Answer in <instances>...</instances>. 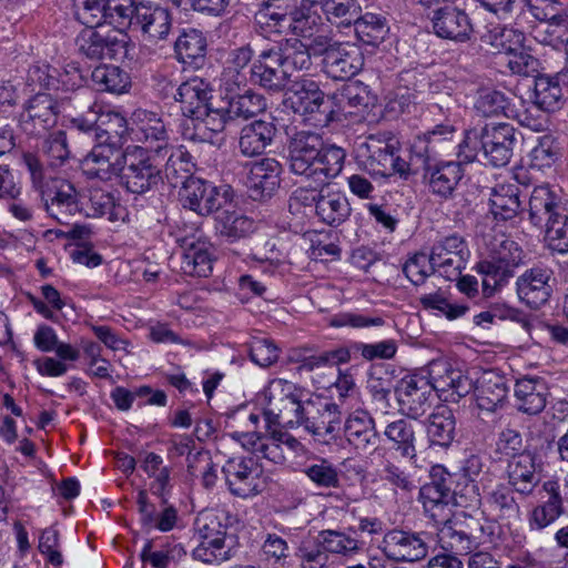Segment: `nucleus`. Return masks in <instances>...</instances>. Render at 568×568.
I'll return each instance as SVG.
<instances>
[{
	"instance_id": "23",
	"label": "nucleus",
	"mask_w": 568,
	"mask_h": 568,
	"mask_svg": "<svg viewBox=\"0 0 568 568\" xmlns=\"http://www.w3.org/2000/svg\"><path fill=\"white\" fill-rule=\"evenodd\" d=\"M548 395L547 383L542 377L525 375L516 381L514 389L516 407L524 414L541 413L547 405Z\"/></svg>"
},
{
	"instance_id": "10",
	"label": "nucleus",
	"mask_w": 568,
	"mask_h": 568,
	"mask_svg": "<svg viewBox=\"0 0 568 568\" xmlns=\"http://www.w3.org/2000/svg\"><path fill=\"white\" fill-rule=\"evenodd\" d=\"M430 540L428 532L394 528L384 535L381 549L395 562L418 561L427 556Z\"/></svg>"
},
{
	"instance_id": "7",
	"label": "nucleus",
	"mask_w": 568,
	"mask_h": 568,
	"mask_svg": "<svg viewBox=\"0 0 568 568\" xmlns=\"http://www.w3.org/2000/svg\"><path fill=\"white\" fill-rule=\"evenodd\" d=\"M118 180L126 191L144 194L160 183L161 171L152 163L143 148H128L124 150Z\"/></svg>"
},
{
	"instance_id": "36",
	"label": "nucleus",
	"mask_w": 568,
	"mask_h": 568,
	"mask_svg": "<svg viewBox=\"0 0 568 568\" xmlns=\"http://www.w3.org/2000/svg\"><path fill=\"white\" fill-rule=\"evenodd\" d=\"M490 212L495 219L510 220L520 211L519 186L516 183H499L490 191Z\"/></svg>"
},
{
	"instance_id": "26",
	"label": "nucleus",
	"mask_w": 568,
	"mask_h": 568,
	"mask_svg": "<svg viewBox=\"0 0 568 568\" xmlns=\"http://www.w3.org/2000/svg\"><path fill=\"white\" fill-rule=\"evenodd\" d=\"M282 166L273 158H264L251 164L247 185L254 199L270 196L280 185Z\"/></svg>"
},
{
	"instance_id": "15",
	"label": "nucleus",
	"mask_w": 568,
	"mask_h": 568,
	"mask_svg": "<svg viewBox=\"0 0 568 568\" xmlns=\"http://www.w3.org/2000/svg\"><path fill=\"white\" fill-rule=\"evenodd\" d=\"M554 286L552 271L548 267H531L516 280L518 298L532 310L540 308L549 301Z\"/></svg>"
},
{
	"instance_id": "34",
	"label": "nucleus",
	"mask_w": 568,
	"mask_h": 568,
	"mask_svg": "<svg viewBox=\"0 0 568 568\" xmlns=\"http://www.w3.org/2000/svg\"><path fill=\"white\" fill-rule=\"evenodd\" d=\"M345 158L346 153L344 149L323 142L321 154L317 156L314 164L311 180L318 186L327 185L329 180L341 174Z\"/></svg>"
},
{
	"instance_id": "22",
	"label": "nucleus",
	"mask_w": 568,
	"mask_h": 568,
	"mask_svg": "<svg viewBox=\"0 0 568 568\" xmlns=\"http://www.w3.org/2000/svg\"><path fill=\"white\" fill-rule=\"evenodd\" d=\"M58 104L48 93L34 95L21 114L23 130L30 134H40L57 123Z\"/></svg>"
},
{
	"instance_id": "1",
	"label": "nucleus",
	"mask_w": 568,
	"mask_h": 568,
	"mask_svg": "<svg viewBox=\"0 0 568 568\" xmlns=\"http://www.w3.org/2000/svg\"><path fill=\"white\" fill-rule=\"evenodd\" d=\"M473 388L471 381L446 362L433 363L430 376L410 375L402 378L395 394L400 410L408 417L417 419L432 406L434 392L450 393L453 399L466 396Z\"/></svg>"
},
{
	"instance_id": "45",
	"label": "nucleus",
	"mask_w": 568,
	"mask_h": 568,
	"mask_svg": "<svg viewBox=\"0 0 568 568\" xmlns=\"http://www.w3.org/2000/svg\"><path fill=\"white\" fill-rule=\"evenodd\" d=\"M315 7V0H302L301 4L295 7L290 18V31L293 34L311 38L317 32L322 17L314 10Z\"/></svg>"
},
{
	"instance_id": "44",
	"label": "nucleus",
	"mask_w": 568,
	"mask_h": 568,
	"mask_svg": "<svg viewBox=\"0 0 568 568\" xmlns=\"http://www.w3.org/2000/svg\"><path fill=\"white\" fill-rule=\"evenodd\" d=\"M91 81L98 91L115 94L125 92L130 87L129 74L115 65L97 67L92 71Z\"/></svg>"
},
{
	"instance_id": "47",
	"label": "nucleus",
	"mask_w": 568,
	"mask_h": 568,
	"mask_svg": "<svg viewBox=\"0 0 568 568\" xmlns=\"http://www.w3.org/2000/svg\"><path fill=\"white\" fill-rule=\"evenodd\" d=\"M142 2L134 0H108L105 2V21L122 31L126 28H135L138 10Z\"/></svg>"
},
{
	"instance_id": "4",
	"label": "nucleus",
	"mask_w": 568,
	"mask_h": 568,
	"mask_svg": "<svg viewBox=\"0 0 568 568\" xmlns=\"http://www.w3.org/2000/svg\"><path fill=\"white\" fill-rule=\"evenodd\" d=\"M303 395L296 384L283 378L272 379L257 395L266 425L288 429L298 428L306 404Z\"/></svg>"
},
{
	"instance_id": "25",
	"label": "nucleus",
	"mask_w": 568,
	"mask_h": 568,
	"mask_svg": "<svg viewBox=\"0 0 568 568\" xmlns=\"http://www.w3.org/2000/svg\"><path fill=\"white\" fill-rule=\"evenodd\" d=\"M508 386L504 376L496 372H484L475 388L476 403L480 410L495 413L508 398Z\"/></svg>"
},
{
	"instance_id": "43",
	"label": "nucleus",
	"mask_w": 568,
	"mask_h": 568,
	"mask_svg": "<svg viewBox=\"0 0 568 568\" xmlns=\"http://www.w3.org/2000/svg\"><path fill=\"white\" fill-rule=\"evenodd\" d=\"M325 19L333 26L348 28L362 11L358 0H315Z\"/></svg>"
},
{
	"instance_id": "38",
	"label": "nucleus",
	"mask_w": 568,
	"mask_h": 568,
	"mask_svg": "<svg viewBox=\"0 0 568 568\" xmlns=\"http://www.w3.org/2000/svg\"><path fill=\"white\" fill-rule=\"evenodd\" d=\"M253 224L248 217L236 213L234 209H223L222 202H219V207L215 209V230L221 236L230 242L236 241L251 233Z\"/></svg>"
},
{
	"instance_id": "21",
	"label": "nucleus",
	"mask_w": 568,
	"mask_h": 568,
	"mask_svg": "<svg viewBox=\"0 0 568 568\" xmlns=\"http://www.w3.org/2000/svg\"><path fill=\"white\" fill-rule=\"evenodd\" d=\"M326 74L335 80H348L364 65L362 50L354 43L341 42L336 49L323 59Z\"/></svg>"
},
{
	"instance_id": "63",
	"label": "nucleus",
	"mask_w": 568,
	"mask_h": 568,
	"mask_svg": "<svg viewBox=\"0 0 568 568\" xmlns=\"http://www.w3.org/2000/svg\"><path fill=\"white\" fill-rule=\"evenodd\" d=\"M337 104L342 110L352 112L353 109H359L367 105V90L362 83L352 82L344 84L335 94Z\"/></svg>"
},
{
	"instance_id": "40",
	"label": "nucleus",
	"mask_w": 568,
	"mask_h": 568,
	"mask_svg": "<svg viewBox=\"0 0 568 568\" xmlns=\"http://www.w3.org/2000/svg\"><path fill=\"white\" fill-rule=\"evenodd\" d=\"M384 435L400 456L410 460L416 458V436L410 422L405 418L393 420L386 425Z\"/></svg>"
},
{
	"instance_id": "14",
	"label": "nucleus",
	"mask_w": 568,
	"mask_h": 568,
	"mask_svg": "<svg viewBox=\"0 0 568 568\" xmlns=\"http://www.w3.org/2000/svg\"><path fill=\"white\" fill-rule=\"evenodd\" d=\"M124 151L116 141L98 142L89 154L82 160L81 168L88 179L111 181L118 179Z\"/></svg>"
},
{
	"instance_id": "64",
	"label": "nucleus",
	"mask_w": 568,
	"mask_h": 568,
	"mask_svg": "<svg viewBox=\"0 0 568 568\" xmlns=\"http://www.w3.org/2000/svg\"><path fill=\"white\" fill-rule=\"evenodd\" d=\"M530 166L538 171L551 168L557 160L554 140L549 135L539 138L538 144L530 152Z\"/></svg>"
},
{
	"instance_id": "3",
	"label": "nucleus",
	"mask_w": 568,
	"mask_h": 568,
	"mask_svg": "<svg viewBox=\"0 0 568 568\" xmlns=\"http://www.w3.org/2000/svg\"><path fill=\"white\" fill-rule=\"evenodd\" d=\"M211 83L201 78H193L182 83L175 100L182 103V113L187 118L182 124L185 139L195 142H213L211 123V100L213 98Z\"/></svg>"
},
{
	"instance_id": "54",
	"label": "nucleus",
	"mask_w": 568,
	"mask_h": 568,
	"mask_svg": "<svg viewBox=\"0 0 568 568\" xmlns=\"http://www.w3.org/2000/svg\"><path fill=\"white\" fill-rule=\"evenodd\" d=\"M192 168L190 155L182 150H175L170 154L164 172L170 184L178 187L195 178L192 176Z\"/></svg>"
},
{
	"instance_id": "50",
	"label": "nucleus",
	"mask_w": 568,
	"mask_h": 568,
	"mask_svg": "<svg viewBox=\"0 0 568 568\" xmlns=\"http://www.w3.org/2000/svg\"><path fill=\"white\" fill-rule=\"evenodd\" d=\"M438 541L444 550L456 557L470 554L476 546V539L470 534L457 529L453 524L439 529Z\"/></svg>"
},
{
	"instance_id": "24",
	"label": "nucleus",
	"mask_w": 568,
	"mask_h": 568,
	"mask_svg": "<svg viewBox=\"0 0 568 568\" xmlns=\"http://www.w3.org/2000/svg\"><path fill=\"white\" fill-rule=\"evenodd\" d=\"M346 440L356 449L367 450L377 446L379 435L372 415L364 409L351 413L344 423Z\"/></svg>"
},
{
	"instance_id": "59",
	"label": "nucleus",
	"mask_w": 568,
	"mask_h": 568,
	"mask_svg": "<svg viewBox=\"0 0 568 568\" xmlns=\"http://www.w3.org/2000/svg\"><path fill=\"white\" fill-rule=\"evenodd\" d=\"M562 514L564 505L546 500L534 507L528 515L529 529L540 531L555 523Z\"/></svg>"
},
{
	"instance_id": "49",
	"label": "nucleus",
	"mask_w": 568,
	"mask_h": 568,
	"mask_svg": "<svg viewBox=\"0 0 568 568\" xmlns=\"http://www.w3.org/2000/svg\"><path fill=\"white\" fill-rule=\"evenodd\" d=\"M478 273L484 275L483 290L486 296H490L495 290L504 286L513 276L516 267L499 262L495 258L485 260L476 266Z\"/></svg>"
},
{
	"instance_id": "42",
	"label": "nucleus",
	"mask_w": 568,
	"mask_h": 568,
	"mask_svg": "<svg viewBox=\"0 0 568 568\" xmlns=\"http://www.w3.org/2000/svg\"><path fill=\"white\" fill-rule=\"evenodd\" d=\"M179 195L185 207L200 215L207 216L213 212V190L207 193L206 182L199 178L183 184Z\"/></svg>"
},
{
	"instance_id": "8",
	"label": "nucleus",
	"mask_w": 568,
	"mask_h": 568,
	"mask_svg": "<svg viewBox=\"0 0 568 568\" xmlns=\"http://www.w3.org/2000/svg\"><path fill=\"white\" fill-rule=\"evenodd\" d=\"M75 43L79 52L91 60H122L130 53V38L122 31L89 27L79 33Z\"/></svg>"
},
{
	"instance_id": "13",
	"label": "nucleus",
	"mask_w": 568,
	"mask_h": 568,
	"mask_svg": "<svg viewBox=\"0 0 568 568\" xmlns=\"http://www.w3.org/2000/svg\"><path fill=\"white\" fill-rule=\"evenodd\" d=\"M470 252L466 241L459 235H449L437 241L430 251V261L437 273L448 281L462 275Z\"/></svg>"
},
{
	"instance_id": "39",
	"label": "nucleus",
	"mask_w": 568,
	"mask_h": 568,
	"mask_svg": "<svg viewBox=\"0 0 568 568\" xmlns=\"http://www.w3.org/2000/svg\"><path fill=\"white\" fill-rule=\"evenodd\" d=\"M206 40L197 30L184 31L175 41L178 59L195 68L203 65L206 55Z\"/></svg>"
},
{
	"instance_id": "61",
	"label": "nucleus",
	"mask_w": 568,
	"mask_h": 568,
	"mask_svg": "<svg viewBox=\"0 0 568 568\" xmlns=\"http://www.w3.org/2000/svg\"><path fill=\"white\" fill-rule=\"evenodd\" d=\"M250 357L261 367H268L277 362L280 348L267 337H253L250 343Z\"/></svg>"
},
{
	"instance_id": "17",
	"label": "nucleus",
	"mask_w": 568,
	"mask_h": 568,
	"mask_svg": "<svg viewBox=\"0 0 568 568\" xmlns=\"http://www.w3.org/2000/svg\"><path fill=\"white\" fill-rule=\"evenodd\" d=\"M542 466L532 452L517 454L507 460V484L519 495L530 496L541 480Z\"/></svg>"
},
{
	"instance_id": "46",
	"label": "nucleus",
	"mask_w": 568,
	"mask_h": 568,
	"mask_svg": "<svg viewBox=\"0 0 568 568\" xmlns=\"http://www.w3.org/2000/svg\"><path fill=\"white\" fill-rule=\"evenodd\" d=\"M481 41L489 44L497 52H504L506 55L514 50L519 49L524 42V33L503 24H495L487 28L480 36Z\"/></svg>"
},
{
	"instance_id": "35",
	"label": "nucleus",
	"mask_w": 568,
	"mask_h": 568,
	"mask_svg": "<svg viewBox=\"0 0 568 568\" xmlns=\"http://www.w3.org/2000/svg\"><path fill=\"white\" fill-rule=\"evenodd\" d=\"M351 205L347 197L341 192L320 190L316 215L322 222L331 226H338L351 215Z\"/></svg>"
},
{
	"instance_id": "27",
	"label": "nucleus",
	"mask_w": 568,
	"mask_h": 568,
	"mask_svg": "<svg viewBox=\"0 0 568 568\" xmlns=\"http://www.w3.org/2000/svg\"><path fill=\"white\" fill-rule=\"evenodd\" d=\"M136 29H140L150 42L156 43L166 38L171 29V16L165 8L151 3H141L136 16Z\"/></svg>"
},
{
	"instance_id": "58",
	"label": "nucleus",
	"mask_w": 568,
	"mask_h": 568,
	"mask_svg": "<svg viewBox=\"0 0 568 568\" xmlns=\"http://www.w3.org/2000/svg\"><path fill=\"white\" fill-rule=\"evenodd\" d=\"M542 227H546V237L552 250L568 252V215L564 211L555 214Z\"/></svg>"
},
{
	"instance_id": "56",
	"label": "nucleus",
	"mask_w": 568,
	"mask_h": 568,
	"mask_svg": "<svg viewBox=\"0 0 568 568\" xmlns=\"http://www.w3.org/2000/svg\"><path fill=\"white\" fill-rule=\"evenodd\" d=\"M402 270L405 276L414 285L424 284L427 277L437 272L430 261V254L427 255L423 252L408 256L404 262Z\"/></svg>"
},
{
	"instance_id": "57",
	"label": "nucleus",
	"mask_w": 568,
	"mask_h": 568,
	"mask_svg": "<svg viewBox=\"0 0 568 568\" xmlns=\"http://www.w3.org/2000/svg\"><path fill=\"white\" fill-rule=\"evenodd\" d=\"M303 473L317 487L336 488L339 484V477L336 467L323 458L317 459L311 465H307L303 469Z\"/></svg>"
},
{
	"instance_id": "32",
	"label": "nucleus",
	"mask_w": 568,
	"mask_h": 568,
	"mask_svg": "<svg viewBox=\"0 0 568 568\" xmlns=\"http://www.w3.org/2000/svg\"><path fill=\"white\" fill-rule=\"evenodd\" d=\"M139 141L148 144L150 150L159 152L166 143L168 133L162 119L154 112L139 109L133 113Z\"/></svg>"
},
{
	"instance_id": "33",
	"label": "nucleus",
	"mask_w": 568,
	"mask_h": 568,
	"mask_svg": "<svg viewBox=\"0 0 568 568\" xmlns=\"http://www.w3.org/2000/svg\"><path fill=\"white\" fill-rule=\"evenodd\" d=\"M455 415L448 406H437L427 418L426 432L432 445L449 447L455 438Z\"/></svg>"
},
{
	"instance_id": "28",
	"label": "nucleus",
	"mask_w": 568,
	"mask_h": 568,
	"mask_svg": "<svg viewBox=\"0 0 568 568\" xmlns=\"http://www.w3.org/2000/svg\"><path fill=\"white\" fill-rule=\"evenodd\" d=\"M564 211L559 195L548 184L534 187L528 201L529 221L542 227L558 212Z\"/></svg>"
},
{
	"instance_id": "2",
	"label": "nucleus",
	"mask_w": 568,
	"mask_h": 568,
	"mask_svg": "<svg viewBox=\"0 0 568 568\" xmlns=\"http://www.w3.org/2000/svg\"><path fill=\"white\" fill-rule=\"evenodd\" d=\"M454 133V125L440 123L424 133L423 136H418L412 145V152L423 161V180L428 191L442 200L453 197L454 192L464 178V166L460 162L456 161L432 164L429 160L435 154V143L449 140Z\"/></svg>"
},
{
	"instance_id": "6",
	"label": "nucleus",
	"mask_w": 568,
	"mask_h": 568,
	"mask_svg": "<svg viewBox=\"0 0 568 568\" xmlns=\"http://www.w3.org/2000/svg\"><path fill=\"white\" fill-rule=\"evenodd\" d=\"M284 104L314 126H325L332 119V109L324 92L311 80L295 77L288 87Z\"/></svg>"
},
{
	"instance_id": "29",
	"label": "nucleus",
	"mask_w": 568,
	"mask_h": 568,
	"mask_svg": "<svg viewBox=\"0 0 568 568\" xmlns=\"http://www.w3.org/2000/svg\"><path fill=\"white\" fill-rule=\"evenodd\" d=\"M243 447L251 450L257 457L270 460L275 465H283L286 460L284 448L277 440V426L266 425L265 434L245 433L242 440Z\"/></svg>"
},
{
	"instance_id": "60",
	"label": "nucleus",
	"mask_w": 568,
	"mask_h": 568,
	"mask_svg": "<svg viewBox=\"0 0 568 568\" xmlns=\"http://www.w3.org/2000/svg\"><path fill=\"white\" fill-rule=\"evenodd\" d=\"M419 302L425 310L438 311L448 320L462 317L468 311L466 305L450 303L440 291L422 295Z\"/></svg>"
},
{
	"instance_id": "18",
	"label": "nucleus",
	"mask_w": 568,
	"mask_h": 568,
	"mask_svg": "<svg viewBox=\"0 0 568 568\" xmlns=\"http://www.w3.org/2000/svg\"><path fill=\"white\" fill-rule=\"evenodd\" d=\"M265 106V100L260 94L247 91L244 94L232 95L230 100L225 101V105L215 108V115L217 116L215 118V125L219 122V130L221 131L235 128L241 121L262 112ZM216 132L217 129L215 128Z\"/></svg>"
},
{
	"instance_id": "5",
	"label": "nucleus",
	"mask_w": 568,
	"mask_h": 568,
	"mask_svg": "<svg viewBox=\"0 0 568 568\" xmlns=\"http://www.w3.org/2000/svg\"><path fill=\"white\" fill-rule=\"evenodd\" d=\"M516 143L515 129L508 123H488L480 131L471 129L466 132L459 144L458 155L471 162L481 150L487 161L494 166L509 163Z\"/></svg>"
},
{
	"instance_id": "51",
	"label": "nucleus",
	"mask_w": 568,
	"mask_h": 568,
	"mask_svg": "<svg viewBox=\"0 0 568 568\" xmlns=\"http://www.w3.org/2000/svg\"><path fill=\"white\" fill-rule=\"evenodd\" d=\"M475 110L483 116H510V99L501 91L495 89H480L475 101Z\"/></svg>"
},
{
	"instance_id": "16",
	"label": "nucleus",
	"mask_w": 568,
	"mask_h": 568,
	"mask_svg": "<svg viewBox=\"0 0 568 568\" xmlns=\"http://www.w3.org/2000/svg\"><path fill=\"white\" fill-rule=\"evenodd\" d=\"M430 20L438 38L454 42L469 41L475 31L468 13L452 3L435 8Z\"/></svg>"
},
{
	"instance_id": "19",
	"label": "nucleus",
	"mask_w": 568,
	"mask_h": 568,
	"mask_svg": "<svg viewBox=\"0 0 568 568\" xmlns=\"http://www.w3.org/2000/svg\"><path fill=\"white\" fill-rule=\"evenodd\" d=\"M323 139L320 134L301 131L294 134L288 145L290 169L294 174L312 178L314 164L321 154Z\"/></svg>"
},
{
	"instance_id": "37",
	"label": "nucleus",
	"mask_w": 568,
	"mask_h": 568,
	"mask_svg": "<svg viewBox=\"0 0 568 568\" xmlns=\"http://www.w3.org/2000/svg\"><path fill=\"white\" fill-rule=\"evenodd\" d=\"M515 490L508 485H498L487 497L489 513L497 520L516 521L520 518V506Z\"/></svg>"
},
{
	"instance_id": "20",
	"label": "nucleus",
	"mask_w": 568,
	"mask_h": 568,
	"mask_svg": "<svg viewBox=\"0 0 568 568\" xmlns=\"http://www.w3.org/2000/svg\"><path fill=\"white\" fill-rule=\"evenodd\" d=\"M251 80L273 92H280L287 88L293 80H290L282 67L281 57L277 51H263L251 68Z\"/></svg>"
},
{
	"instance_id": "30",
	"label": "nucleus",
	"mask_w": 568,
	"mask_h": 568,
	"mask_svg": "<svg viewBox=\"0 0 568 568\" xmlns=\"http://www.w3.org/2000/svg\"><path fill=\"white\" fill-rule=\"evenodd\" d=\"M561 83L566 84L561 71L554 77L547 74L536 77L532 102L551 113L560 110L566 102V91Z\"/></svg>"
},
{
	"instance_id": "11",
	"label": "nucleus",
	"mask_w": 568,
	"mask_h": 568,
	"mask_svg": "<svg viewBox=\"0 0 568 568\" xmlns=\"http://www.w3.org/2000/svg\"><path fill=\"white\" fill-rule=\"evenodd\" d=\"M341 423L342 414L336 404L308 397L298 427H303L316 439L326 442L327 437L336 436L341 429Z\"/></svg>"
},
{
	"instance_id": "52",
	"label": "nucleus",
	"mask_w": 568,
	"mask_h": 568,
	"mask_svg": "<svg viewBox=\"0 0 568 568\" xmlns=\"http://www.w3.org/2000/svg\"><path fill=\"white\" fill-rule=\"evenodd\" d=\"M326 555L349 556L359 550L358 541L343 531L326 529L317 535Z\"/></svg>"
},
{
	"instance_id": "31",
	"label": "nucleus",
	"mask_w": 568,
	"mask_h": 568,
	"mask_svg": "<svg viewBox=\"0 0 568 568\" xmlns=\"http://www.w3.org/2000/svg\"><path fill=\"white\" fill-rule=\"evenodd\" d=\"M272 121L256 120L241 130L239 148L244 156H256L264 152L276 134Z\"/></svg>"
},
{
	"instance_id": "12",
	"label": "nucleus",
	"mask_w": 568,
	"mask_h": 568,
	"mask_svg": "<svg viewBox=\"0 0 568 568\" xmlns=\"http://www.w3.org/2000/svg\"><path fill=\"white\" fill-rule=\"evenodd\" d=\"M225 485L232 495L248 498L262 493L264 479L253 458L232 457L222 466Z\"/></svg>"
},
{
	"instance_id": "55",
	"label": "nucleus",
	"mask_w": 568,
	"mask_h": 568,
	"mask_svg": "<svg viewBox=\"0 0 568 568\" xmlns=\"http://www.w3.org/2000/svg\"><path fill=\"white\" fill-rule=\"evenodd\" d=\"M296 557L301 568H326L329 565V557L321 546L317 536L302 540L296 550Z\"/></svg>"
},
{
	"instance_id": "48",
	"label": "nucleus",
	"mask_w": 568,
	"mask_h": 568,
	"mask_svg": "<svg viewBox=\"0 0 568 568\" xmlns=\"http://www.w3.org/2000/svg\"><path fill=\"white\" fill-rule=\"evenodd\" d=\"M278 53L290 80H293L294 72L307 71L312 67L311 53L306 44L297 39L287 41Z\"/></svg>"
},
{
	"instance_id": "9",
	"label": "nucleus",
	"mask_w": 568,
	"mask_h": 568,
	"mask_svg": "<svg viewBox=\"0 0 568 568\" xmlns=\"http://www.w3.org/2000/svg\"><path fill=\"white\" fill-rule=\"evenodd\" d=\"M39 193L48 215L60 224L68 225L82 213L78 191L68 180L50 179Z\"/></svg>"
},
{
	"instance_id": "62",
	"label": "nucleus",
	"mask_w": 568,
	"mask_h": 568,
	"mask_svg": "<svg viewBox=\"0 0 568 568\" xmlns=\"http://www.w3.org/2000/svg\"><path fill=\"white\" fill-rule=\"evenodd\" d=\"M42 152L48 156L52 166H60L70 158V150L64 131L51 133L42 144Z\"/></svg>"
},
{
	"instance_id": "41",
	"label": "nucleus",
	"mask_w": 568,
	"mask_h": 568,
	"mask_svg": "<svg viewBox=\"0 0 568 568\" xmlns=\"http://www.w3.org/2000/svg\"><path fill=\"white\" fill-rule=\"evenodd\" d=\"M352 26L358 40L372 47L379 45L389 32L385 17L373 12L359 13Z\"/></svg>"
},
{
	"instance_id": "53",
	"label": "nucleus",
	"mask_w": 568,
	"mask_h": 568,
	"mask_svg": "<svg viewBox=\"0 0 568 568\" xmlns=\"http://www.w3.org/2000/svg\"><path fill=\"white\" fill-rule=\"evenodd\" d=\"M366 148L369 153L366 160L368 170L375 175L390 176L394 145L373 140L366 143Z\"/></svg>"
}]
</instances>
